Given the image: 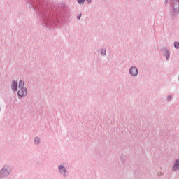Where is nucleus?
I'll return each instance as SVG.
<instances>
[{
  "label": "nucleus",
  "mask_w": 179,
  "mask_h": 179,
  "mask_svg": "<svg viewBox=\"0 0 179 179\" xmlns=\"http://www.w3.org/2000/svg\"><path fill=\"white\" fill-rule=\"evenodd\" d=\"M86 1H87V3H88V4H90L91 2H92V0H86Z\"/></svg>",
  "instance_id": "19"
},
{
  "label": "nucleus",
  "mask_w": 179,
  "mask_h": 179,
  "mask_svg": "<svg viewBox=\"0 0 179 179\" xmlns=\"http://www.w3.org/2000/svg\"><path fill=\"white\" fill-rule=\"evenodd\" d=\"M10 87L13 92H16L18 90V82L17 80H13Z\"/></svg>",
  "instance_id": "8"
},
{
  "label": "nucleus",
  "mask_w": 179,
  "mask_h": 179,
  "mask_svg": "<svg viewBox=\"0 0 179 179\" xmlns=\"http://www.w3.org/2000/svg\"><path fill=\"white\" fill-rule=\"evenodd\" d=\"M172 170L174 171H179V159H177L174 162V165L172 168Z\"/></svg>",
  "instance_id": "9"
},
{
  "label": "nucleus",
  "mask_w": 179,
  "mask_h": 179,
  "mask_svg": "<svg viewBox=\"0 0 179 179\" xmlns=\"http://www.w3.org/2000/svg\"><path fill=\"white\" fill-rule=\"evenodd\" d=\"M173 95H169V96H167V101L168 102H170L171 100H172V99H173Z\"/></svg>",
  "instance_id": "15"
},
{
  "label": "nucleus",
  "mask_w": 179,
  "mask_h": 179,
  "mask_svg": "<svg viewBox=\"0 0 179 179\" xmlns=\"http://www.w3.org/2000/svg\"><path fill=\"white\" fill-rule=\"evenodd\" d=\"M34 144L35 145H40L41 139H40V138L38 136H36L34 138Z\"/></svg>",
  "instance_id": "12"
},
{
  "label": "nucleus",
  "mask_w": 179,
  "mask_h": 179,
  "mask_svg": "<svg viewBox=\"0 0 179 179\" xmlns=\"http://www.w3.org/2000/svg\"><path fill=\"white\" fill-rule=\"evenodd\" d=\"M106 52H107L106 49L105 48H101V49L100 50V53H101V56L106 57Z\"/></svg>",
  "instance_id": "11"
},
{
  "label": "nucleus",
  "mask_w": 179,
  "mask_h": 179,
  "mask_svg": "<svg viewBox=\"0 0 179 179\" xmlns=\"http://www.w3.org/2000/svg\"><path fill=\"white\" fill-rule=\"evenodd\" d=\"M173 45L176 49L179 50V42L176 41L174 42Z\"/></svg>",
  "instance_id": "13"
},
{
  "label": "nucleus",
  "mask_w": 179,
  "mask_h": 179,
  "mask_svg": "<svg viewBox=\"0 0 179 179\" xmlns=\"http://www.w3.org/2000/svg\"><path fill=\"white\" fill-rule=\"evenodd\" d=\"M29 8H31L38 15V18L48 28L57 26V20L51 13L50 3L45 0H26Z\"/></svg>",
  "instance_id": "1"
},
{
  "label": "nucleus",
  "mask_w": 179,
  "mask_h": 179,
  "mask_svg": "<svg viewBox=\"0 0 179 179\" xmlns=\"http://www.w3.org/2000/svg\"><path fill=\"white\" fill-rule=\"evenodd\" d=\"M172 10L170 11L171 17H176L179 13V0H173L171 3Z\"/></svg>",
  "instance_id": "2"
},
{
  "label": "nucleus",
  "mask_w": 179,
  "mask_h": 179,
  "mask_svg": "<svg viewBox=\"0 0 179 179\" xmlns=\"http://www.w3.org/2000/svg\"><path fill=\"white\" fill-rule=\"evenodd\" d=\"M161 52L163 55V57L166 58V60L169 61L171 59V53H170L168 48H162L161 49Z\"/></svg>",
  "instance_id": "6"
},
{
  "label": "nucleus",
  "mask_w": 179,
  "mask_h": 179,
  "mask_svg": "<svg viewBox=\"0 0 179 179\" xmlns=\"http://www.w3.org/2000/svg\"><path fill=\"white\" fill-rule=\"evenodd\" d=\"M27 88H19L17 90V96L20 99L25 98L27 96Z\"/></svg>",
  "instance_id": "5"
},
{
  "label": "nucleus",
  "mask_w": 179,
  "mask_h": 179,
  "mask_svg": "<svg viewBox=\"0 0 179 179\" xmlns=\"http://www.w3.org/2000/svg\"><path fill=\"white\" fill-rule=\"evenodd\" d=\"M129 73L131 77L136 78L138 74V68L136 66H131Z\"/></svg>",
  "instance_id": "7"
},
{
  "label": "nucleus",
  "mask_w": 179,
  "mask_h": 179,
  "mask_svg": "<svg viewBox=\"0 0 179 179\" xmlns=\"http://www.w3.org/2000/svg\"><path fill=\"white\" fill-rule=\"evenodd\" d=\"M82 15H83V14L80 13L79 14V15L77 17V19H78V20H80L81 19Z\"/></svg>",
  "instance_id": "17"
},
{
  "label": "nucleus",
  "mask_w": 179,
  "mask_h": 179,
  "mask_svg": "<svg viewBox=\"0 0 179 179\" xmlns=\"http://www.w3.org/2000/svg\"><path fill=\"white\" fill-rule=\"evenodd\" d=\"M61 6H62V8H66V5L64 3H62Z\"/></svg>",
  "instance_id": "18"
},
{
  "label": "nucleus",
  "mask_w": 179,
  "mask_h": 179,
  "mask_svg": "<svg viewBox=\"0 0 179 179\" xmlns=\"http://www.w3.org/2000/svg\"><path fill=\"white\" fill-rule=\"evenodd\" d=\"M120 159H121L122 163H125L126 157L124 155H121Z\"/></svg>",
  "instance_id": "14"
},
{
  "label": "nucleus",
  "mask_w": 179,
  "mask_h": 179,
  "mask_svg": "<svg viewBox=\"0 0 179 179\" xmlns=\"http://www.w3.org/2000/svg\"><path fill=\"white\" fill-rule=\"evenodd\" d=\"M12 172V169L9 164H5L0 170V178H6Z\"/></svg>",
  "instance_id": "3"
},
{
  "label": "nucleus",
  "mask_w": 179,
  "mask_h": 179,
  "mask_svg": "<svg viewBox=\"0 0 179 179\" xmlns=\"http://www.w3.org/2000/svg\"><path fill=\"white\" fill-rule=\"evenodd\" d=\"M57 169L59 170V173H60L64 178H67L69 176V172L64 165L59 164L57 166Z\"/></svg>",
  "instance_id": "4"
},
{
  "label": "nucleus",
  "mask_w": 179,
  "mask_h": 179,
  "mask_svg": "<svg viewBox=\"0 0 179 179\" xmlns=\"http://www.w3.org/2000/svg\"><path fill=\"white\" fill-rule=\"evenodd\" d=\"M25 86V83L23 80H19V83H18V89H22V88H26L24 87Z\"/></svg>",
  "instance_id": "10"
},
{
  "label": "nucleus",
  "mask_w": 179,
  "mask_h": 179,
  "mask_svg": "<svg viewBox=\"0 0 179 179\" xmlns=\"http://www.w3.org/2000/svg\"><path fill=\"white\" fill-rule=\"evenodd\" d=\"M80 5H84L85 0H77Z\"/></svg>",
  "instance_id": "16"
},
{
  "label": "nucleus",
  "mask_w": 179,
  "mask_h": 179,
  "mask_svg": "<svg viewBox=\"0 0 179 179\" xmlns=\"http://www.w3.org/2000/svg\"><path fill=\"white\" fill-rule=\"evenodd\" d=\"M178 80H179V76H178Z\"/></svg>",
  "instance_id": "21"
},
{
  "label": "nucleus",
  "mask_w": 179,
  "mask_h": 179,
  "mask_svg": "<svg viewBox=\"0 0 179 179\" xmlns=\"http://www.w3.org/2000/svg\"><path fill=\"white\" fill-rule=\"evenodd\" d=\"M168 2H169V0H165L164 3H165V4H167Z\"/></svg>",
  "instance_id": "20"
}]
</instances>
